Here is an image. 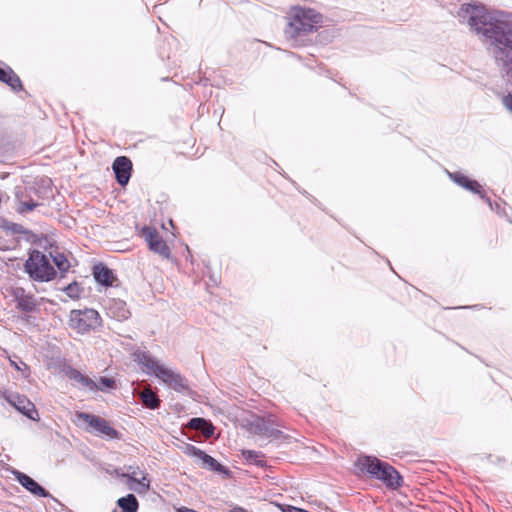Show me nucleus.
Masks as SVG:
<instances>
[{
  "instance_id": "nucleus-1",
  "label": "nucleus",
  "mask_w": 512,
  "mask_h": 512,
  "mask_svg": "<svg viewBox=\"0 0 512 512\" xmlns=\"http://www.w3.org/2000/svg\"><path fill=\"white\" fill-rule=\"evenodd\" d=\"M460 16H468L467 23L495 47V59L512 82V14L499 13L492 17L474 5L461 8Z\"/></svg>"
},
{
  "instance_id": "nucleus-2",
  "label": "nucleus",
  "mask_w": 512,
  "mask_h": 512,
  "mask_svg": "<svg viewBox=\"0 0 512 512\" xmlns=\"http://www.w3.org/2000/svg\"><path fill=\"white\" fill-rule=\"evenodd\" d=\"M355 465L361 472L368 473L389 489L397 490L403 485V478L399 472L389 463L374 456H360Z\"/></svg>"
},
{
  "instance_id": "nucleus-3",
  "label": "nucleus",
  "mask_w": 512,
  "mask_h": 512,
  "mask_svg": "<svg viewBox=\"0 0 512 512\" xmlns=\"http://www.w3.org/2000/svg\"><path fill=\"white\" fill-rule=\"evenodd\" d=\"M321 22V15L313 9L296 8L285 29L287 38L296 39L313 32Z\"/></svg>"
},
{
  "instance_id": "nucleus-4",
  "label": "nucleus",
  "mask_w": 512,
  "mask_h": 512,
  "mask_svg": "<svg viewBox=\"0 0 512 512\" xmlns=\"http://www.w3.org/2000/svg\"><path fill=\"white\" fill-rule=\"evenodd\" d=\"M24 268L29 277L36 282H49L57 275L49 257L39 250L30 252Z\"/></svg>"
},
{
  "instance_id": "nucleus-5",
  "label": "nucleus",
  "mask_w": 512,
  "mask_h": 512,
  "mask_svg": "<svg viewBox=\"0 0 512 512\" xmlns=\"http://www.w3.org/2000/svg\"><path fill=\"white\" fill-rule=\"evenodd\" d=\"M143 365L175 391L181 392L187 388L186 380L179 373L159 363L157 360L145 356Z\"/></svg>"
},
{
  "instance_id": "nucleus-6",
  "label": "nucleus",
  "mask_w": 512,
  "mask_h": 512,
  "mask_svg": "<svg viewBox=\"0 0 512 512\" xmlns=\"http://www.w3.org/2000/svg\"><path fill=\"white\" fill-rule=\"evenodd\" d=\"M70 326L80 334L95 330L101 325V317L94 309L72 310Z\"/></svg>"
},
{
  "instance_id": "nucleus-7",
  "label": "nucleus",
  "mask_w": 512,
  "mask_h": 512,
  "mask_svg": "<svg viewBox=\"0 0 512 512\" xmlns=\"http://www.w3.org/2000/svg\"><path fill=\"white\" fill-rule=\"evenodd\" d=\"M77 418L88 424L97 436L109 439L119 438V432L114 429L106 419L100 416L79 412L77 413Z\"/></svg>"
},
{
  "instance_id": "nucleus-8",
  "label": "nucleus",
  "mask_w": 512,
  "mask_h": 512,
  "mask_svg": "<svg viewBox=\"0 0 512 512\" xmlns=\"http://www.w3.org/2000/svg\"><path fill=\"white\" fill-rule=\"evenodd\" d=\"M126 472L119 474L120 477L127 479L129 488L138 494H145L150 489V479L148 474L140 469L139 466H126Z\"/></svg>"
},
{
  "instance_id": "nucleus-9",
  "label": "nucleus",
  "mask_w": 512,
  "mask_h": 512,
  "mask_svg": "<svg viewBox=\"0 0 512 512\" xmlns=\"http://www.w3.org/2000/svg\"><path fill=\"white\" fill-rule=\"evenodd\" d=\"M142 237L148 243L149 249L154 253L159 254L163 258H168L170 255V249L166 242L159 235L158 231L154 227L145 226L141 232Z\"/></svg>"
},
{
  "instance_id": "nucleus-10",
  "label": "nucleus",
  "mask_w": 512,
  "mask_h": 512,
  "mask_svg": "<svg viewBox=\"0 0 512 512\" xmlns=\"http://www.w3.org/2000/svg\"><path fill=\"white\" fill-rule=\"evenodd\" d=\"M448 175L450 179H452L459 186L475 194H478L482 199H484L489 204L490 208L493 209L490 198L486 196V193L484 192L481 185L477 181L471 180L461 173L448 172Z\"/></svg>"
},
{
  "instance_id": "nucleus-11",
  "label": "nucleus",
  "mask_w": 512,
  "mask_h": 512,
  "mask_svg": "<svg viewBox=\"0 0 512 512\" xmlns=\"http://www.w3.org/2000/svg\"><path fill=\"white\" fill-rule=\"evenodd\" d=\"M9 403L14 406L19 412L24 414L31 420L38 419V412L35 405L25 396L19 394H11L8 397Z\"/></svg>"
},
{
  "instance_id": "nucleus-12",
  "label": "nucleus",
  "mask_w": 512,
  "mask_h": 512,
  "mask_svg": "<svg viewBox=\"0 0 512 512\" xmlns=\"http://www.w3.org/2000/svg\"><path fill=\"white\" fill-rule=\"evenodd\" d=\"M112 167L117 182L122 186L126 185L130 179L132 170V163L130 159L125 156L117 157L114 160Z\"/></svg>"
},
{
  "instance_id": "nucleus-13",
  "label": "nucleus",
  "mask_w": 512,
  "mask_h": 512,
  "mask_svg": "<svg viewBox=\"0 0 512 512\" xmlns=\"http://www.w3.org/2000/svg\"><path fill=\"white\" fill-rule=\"evenodd\" d=\"M13 297L16 302V307L21 311L31 312L37 305L34 296L26 293L21 287L14 288Z\"/></svg>"
},
{
  "instance_id": "nucleus-14",
  "label": "nucleus",
  "mask_w": 512,
  "mask_h": 512,
  "mask_svg": "<svg viewBox=\"0 0 512 512\" xmlns=\"http://www.w3.org/2000/svg\"><path fill=\"white\" fill-rule=\"evenodd\" d=\"M14 475L16 477V480L21 484L26 490H28L31 494L37 496V497H48L49 493L41 486L39 485L34 479H32L30 476L15 471Z\"/></svg>"
},
{
  "instance_id": "nucleus-15",
  "label": "nucleus",
  "mask_w": 512,
  "mask_h": 512,
  "mask_svg": "<svg viewBox=\"0 0 512 512\" xmlns=\"http://www.w3.org/2000/svg\"><path fill=\"white\" fill-rule=\"evenodd\" d=\"M93 276L97 283L102 284L106 287L112 286L116 280V276L110 268L103 263L94 265Z\"/></svg>"
},
{
  "instance_id": "nucleus-16",
  "label": "nucleus",
  "mask_w": 512,
  "mask_h": 512,
  "mask_svg": "<svg viewBox=\"0 0 512 512\" xmlns=\"http://www.w3.org/2000/svg\"><path fill=\"white\" fill-rule=\"evenodd\" d=\"M66 375L70 380L74 381L76 384L82 387H86L91 391L101 389L94 380H92L86 375H83L80 371L74 368L69 367L66 370Z\"/></svg>"
},
{
  "instance_id": "nucleus-17",
  "label": "nucleus",
  "mask_w": 512,
  "mask_h": 512,
  "mask_svg": "<svg viewBox=\"0 0 512 512\" xmlns=\"http://www.w3.org/2000/svg\"><path fill=\"white\" fill-rule=\"evenodd\" d=\"M0 81L4 82L8 86L12 88L14 91H19L22 89V83L17 74L6 65L2 66L0 62Z\"/></svg>"
},
{
  "instance_id": "nucleus-18",
  "label": "nucleus",
  "mask_w": 512,
  "mask_h": 512,
  "mask_svg": "<svg viewBox=\"0 0 512 512\" xmlns=\"http://www.w3.org/2000/svg\"><path fill=\"white\" fill-rule=\"evenodd\" d=\"M117 504L122 512H137L139 507L138 500L133 494L119 498Z\"/></svg>"
},
{
  "instance_id": "nucleus-19",
  "label": "nucleus",
  "mask_w": 512,
  "mask_h": 512,
  "mask_svg": "<svg viewBox=\"0 0 512 512\" xmlns=\"http://www.w3.org/2000/svg\"><path fill=\"white\" fill-rule=\"evenodd\" d=\"M200 461L202 462V466L208 468L211 471H216L219 473H226V468L218 463L213 457L206 454L204 452V455L200 458Z\"/></svg>"
},
{
  "instance_id": "nucleus-20",
  "label": "nucleus",
  "mask_w": 512,
  "mask_h": 512,
  "mask_svg": "<svg viewBox=\"0 0 512 512\" xmlns=\"http://www.w3.org/2000/svg\"><path fill=\"white\" fill-rule=\"evenodd\" d=\"M141 400L143 404L149 409H156L160 405L158 396L151 390H144L141 393Z\"/></svg>"
},
{
  "instance_id": "nucleus-21",
  "label": "nucleus",
  "mask_w": 512,
  "mask_h": 512,
  "mask_svg": "<svg viewBox=\"0 0 512 512\" xmlns=\"http://www.w3.org/2000/svg\"><path fill=\"white\" fill-rule=\"evenodd\" d=\"M38 206V203L33 200H21L19 194L16 193V211L20 214H26L34 210Z\"/></svg>"
},
{
  "instance_id": "nucleus-22",
  "label": "nucleus",
  "mask_w": 512,
  "mask_h": 512,
  "mask_svg": "<svg viewBox=\"0 0 512 512\" xmlns=\"http://www.w3.org/2000/svg\"><path fill=\"white\" fill-rule=\"evenodd\" d=\"M51 256L53 259V263L61 273H66L70 269L71 264L68 258L63 253L57 252L54 255L51 254Z\"/></svg>"
},
{
  "instance_id": "nucleus-23",
  "label": "nucleus",
  "mask_w": 512,
  "mask_h": 512,
  "mask_svg": "<svg viewBox=\"0 0 512 512\" xmlns=\"http://www.w3.org/2000/svg\"><path fill=\"white\" fill-rule=\"evenodd\" d=\"M190 426L195 429H201L205 436L209 437L213 434L212 425H208L202 418H193L190 420Z\"/></svg>"
},
{
  "instance_id": "nucleus-24",
  "label": "nucleus",
  "mask_w": 512,
  "mask_h": 512,
  "mask_svg": "<svg viewBox=\"0 0 512 512\" xmlns=\"http://www.w3.org/2000/svg\"><path fill=\"white\" fill-rule=\"evenodd\" d=\"M64 292L71 299H78L82 293V288L77 282H72L64 288Z\"/></svg>"
},
{
  "instance_id": "nucleus-25",
  "label": "nucleus",
  "mask_w": 512,
  "mask_h": 512,
  "mask_svg": "<svg viewBox=\"0 0 512 512\" xmlns=\"http://www.w3.org/2000/svg\"><path fill=\"white\" fill-rule=\"evenodd\" d=\"M242 455L250 463L262 465V461L258 460V458L261 456V454L259 452L254 451V450H243Z\"/></svg>"
},
{
  "instance_id": "nucleus-26",
  "label": "nucleus",
  "mask_w": 512,
  "mask_h": 512,
  "mask_svg": "<svg viewBox=\"0 0 512 512\" xmlns=\"http://www.w3.org/2000/svg\"><path fill=\"white\" fill-rule=\"evenodd\" d=\"M10 363L16 370L20 371L25 378L29 377L30 369L26 363L23 361L16 362L14 360H10Z\"/></svg>"
},
{
  "instance_id": "nucleus-27",
  "label": "nucleus",
  "mask_w": 512,
  "mask_h": 512,
  "mask_svg": "<svg viewBox=\"0 0 512 512\" xmlns=\"http://www.w3.org/2000/svg\"><path fill=\"white\" fill-rule=\"evenodd\" d=\"M184 453L188 456L197 458L199 460L202 457V455H204V451H202L201 449L197 448L196 446L190 445V444L185 447Z\"/></svg>"
},
{
  "instance_id": "nucleus-28",
  "label": "nucleus",
  "mask_w": 512,
  "mask_h": 512,
  "mask_svg": "<svg viewBox=\"0 0 512 512\" xmlns=\"http://www.w3.org/2000/svg\"><path fill=\"white\" fill-rule=\"evenodd\" d=\"M97 385L102 388L101 390L112 389L115 387V381L111 378L100 377L99 384L97 383Z\"/></svg>"
},
{
  "instance_id": "nucleus-29",
  "label": "nucleus",
  "mask_w": 512,
  "mask_h": 512,
  "mask_svg": "<svg viewBox=\"0 0 512 512\" xmlns=\"http://www.w3.org/2000/svg\"><path fill=\"white\" fill-rule=\"evenodd\" d=\"M262 433L267 437H278L281 434L277 429H265Z\"/></svg>"
},
{
  "instance_id": "nucleus-30",
  "label": "nucleus",
  "mask_w": 512,
  "mask_h": 512,
  "mask_svg": "<svg viewBox=\"0 0 512 512\" xmlns=\"http://www.w3.org/2000/svg\"><path fill=\"white\" fill-rule=\"evenodd\" d=\"M503 104L504 106L512 112V95L508 94L507 96L503 97Z\"/></svg>"
},
{
  "instance_id": "nucleus-31",
  "label": "nucleus",
  "mask_w": 512,
  "mask_h": 512,
  "mask_svg": "<svg viewBox=\"0 0 512 512\" xmlns=\"http://www.w3.org/2000/svg\"><path fill=\"white\" fill-rule=\"evenodd\" d=\"M128 314H129V311L127 309L123 308L122 309V313H121V317L122 318H127Z\"/></svg>"
},
{
  "instance_id": "nucleus-32",
  "label": "nucleus",
  "mask_w": 512,
  "mask_h": 512,
  "mask_svg": "<svg viewBox=\"0 0 512 512\" xmlns=\"http://www.w3.org/2000/svg\"><path fill=\"white\" fill-rule=\"evenodd\" d=\"M231 512H247L244 508L242 507H235L233 508V510Z\"/></svg>"
}]
</instances>
